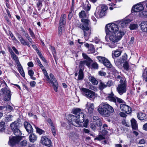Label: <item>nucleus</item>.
<instances>
[{
    "mask_svg": "<svg viewBox=\"0 0 147 147\" xmlns=\"http://www.w3.org/2000/svg\"><path fill=\"white\" fill-rule=\"evenodd\" d=\"M20 123L21 120L19 118H18L16 121L12 122L10 124L11 128L14 134L16 136H13L12 138L9 137L8 144L11 147H20L19 142L21 140L20 136L22 133L19 129V127Z\"/></svg>",
    "mask_w": 147,
    "mask_h": 147,
    "instance_id": "1",
    "label": "nucleus"
},
{
    "mask_svg": "<svg viewBox=\"0 0 147 147\" xmlns=\"http://www.w3.org/2000/svg\"><path fill=\"white\" fill-rule=\"evenodd\" d=\"M79 15L80 18H82L81 21L83 22V24H80L79 25L78 27L83 30L84 36L87 38L91 33L90 21L88 19H85L87 18V15L84 11H82L79 13Z\"/></svg>",
    "mask_w": 147,
    "mask_h": 147,
    "instance_id": "2",
    "label": "nucleus"
},
{
    "mask_svg": "<svg viewBox=\"0 0 147 147\" xmlns=\"http://www.w3.org/2000/svg\"><path fill=\"white\" fill-rule=\"evenodd\" d=\"M98 111L103 117H108L115 111L113 107L107 103L102 102L98 107Z\"/></svg>",
    "mask_w": 147,
    "mask_h": 147,
    "instance_id": "3",
    "label": "nucleus"
},
{
    "mask_svg": "<svg viewBox=\"0 0 147 147\" xmlns=\"http://www.w3.org/2000/svg\"><path fill=\"white\" fill-rule=\"evenodd\" d=\"M124 34V33L123 32L120 31L119 32L117 33H113L111 34H109L108 35H106L105 37V39L107 40L108 37H109L111 42L109 45V47L111 48H114L116 47L117 42L121 39Z\"/></svg>",
    "mask_w": 147,
    "mask_h": 147,
    "instance_id": "4",
    "label": "nucleus"
},
{
    "mask_svg": "<svg viewBox=\"0 0 147 147\" xmlns=\"http://www.w3.org/2000/svg\"><path fill=\"white\" fill-rule=\"evenodd\" d=\"M84 117H83L82 114L80 115H70L69 116V122L74 125L77 127L79 125V123L84 122Z\"/></svg>",
    "mask_w": 147,
    "mask_h": 147,
    "instance_id": "5",
    "label": "nucleus"
},
{
    "mask_svg": "<svg viewBox=\"0 0 147 147\" xmlns=\"http://www.w3.org/2000/svg\"><path fill=\"white\" fill-rule=\"evenodd\" d=\"M107 7L105 5H101L100 9L97 7L96 9L94 15L97 18H100L105 16L107 13Z\"/></svg>",
    "mask_w": 147,
    "mask_h": 147,
    "instance_id": "6",
    "label": "nucleus"
},
{
    "mask_svg": "<svg viewBox=\"0 0 147 147\" xmlns=\"http://www.w3.org/2000/svg\"><path fill=\"white\" fill-rule=\"evenodd\" d=\"M107 29L105 28L106 34L115 33H117L121 31L119 30L118 25L115 24H110L107 25Z\"/></svg>",
    "mask_w": 147,
    "mask_h": 147,
    "instance_id": "7",
    "label": "nucleus"
},
{
    "mask_svg": "<svg viewBox=\"0 0 147 147\" xmlns=\"http://www.w3.org/2000/svg\"><path fill=\"white\" fill-rule=\"evenodd\" d=\"M11 95V91L8 88L5 87L2 88L0 91V96L1 95L3 96L4 101H10Z\"/></svg>",
    "mask_w": 147,
    "mask_h": 147,
    "instance_id": "8",
    "label": "nucleus"
},
{
    "mask_svg": "<svg viewBox=\"0 0 147 147\" xmlns=\"http://www.w3.org/2000/svg\"><path fill=\"white\" fill-rule=\"evenodd\" d=\"M116 90L119 94L121 95L125 93L127 90V82L118 84Z\"/></svg>",
    "mask_w": 147,
    "mask_h": 147,
    "instance_id": "9",
    "label": "nucleus"
},
{
    "mask_svg": "<svg viewBox=\"0 0 147 147\" xmlns=\"http://www.w3.org/2000/svg\"><path fill=\"white\" fill-rule=\"evenodd\" d=\"M82 94L86 97L90 99L95 95V93L91 90L85 88L81 89Z\"/></svg>",
    "mask_w": 147,
    "mask_h": 147,
    "instance_id": "10",
    "label": "nucleus"
},
{
    "mask_svg": "<svg viewBox=\"0 0 147 147\" xmlns=\"http://www.w3.org/2000/svg\"><path fill=\"white\" fill-rule=\"evenodd\" d=\"M99 81L98 88L100 90H102L107 87H110L113 85V83L112 80H109L107 82H104L101 80Z\"/></svg>",
    "mask_w": 147,
    "mask_h": 147,
    "instance_id": "11",
    "label": "nucleus"
},
{
    "mask_svg": "<svg viewBox=\"0 0 147 147\" xmlns=\"http://www.w3.org/2000/svg\"><path fill=\"white\" fill-rule=\"evenodd\" d=\"M98 61L103 64L105 66L107 67H110L111 66V64L110 61L105 57L98 56L96 57Z\"/></svg>",
    "mask_w": 147,
    "mask_h": 147,
    "instance_id": "12",
    "label": "nucleus"
},
{
    "mask_svg": "<svg viewBox=\"0 0 147 147\" xmlns=\"http://www.w3.org/2000/svg\"><path fill=\"white\" fill-rule=\"evenodd\" d=\"M49 76L50 77L51 81L48 82L51 83L53 84L54 90L55 92H57L58 87V85L57 80L52 74L51 73L49 74Z\"/></svg>",
    "mask_w": 147,
    "mask_h": 147,
    "instance_id": "13",
    "label": "nucleus"
},
{
    "mask_svg": "<svg viewBox=\"0 0 147 147\" xmlns=\"http://www.w3.org/2000/svg\"><path fill=\"white\" fill-rule=\"evenodd\" d=\"M16 35L22 44L24 46L27 45L28 47H30L29 42L26 41L20 34L17 32L16 33Z\"/></svg>",
    "mask_w": 147,
    "mask_h": 147,
    "instance_id": "14",
    "label": "nucleus"
},
{
    "mask_svg": "<svg viewBox=\"0 0 147 147\" xmlns=\"http://www.w3.org/2000/svg\"><path fill=\"white\" fill-rule=\"evenodd\" d=\"M120 108L121 111H123L127 114H129L131 111V108L125 104H121L120 105Z\"/></svg>",
    "mask_w": 147,
    "mask_h": 147,
    "instance_id": "15",
    "label": "nucleus"
},
{
    "mask_svg": "<svg viewBox=\"0 0 147 147\" xmlns=\"http://www.w3.org/2000/svg\"><path fill=\"white\" fill-rule=\"evenodd\" d=\"M24 125L28 133H32L33 131V129L31 124L27 121H24Z\"/></svg>",
    "mask_w": 147,
    "mask_h": 147,
    "instance_id": "16",
    "label": "nucleus"
},
{
    "mask_svg": "<svg viewBox=\"0 0 147 147\" xmlns=\"http://www.w3.org/2000/svg\"><path fill=\"white\" fill-rule=\"evenodd\" d=\"M131 21L130 19L127 18H125L120 21L118 24V26L121 27L122 28L126 26V25Z\"/></svg>",
    "mask_w": 147,
    "mask_h": 147,
    "instance_id": "17",
    "label": "nucleus"
},
{
    "mask_svg": "<svg viewBox=\"0 0 147 147\" xmlns=\"http://www.w3.org/2000/svg\"><path fill=\"white\" fill-rule=\"evenodd\" d=\"M132 10L135 12H138L144 9L143 5L141 4H138L134 6L132 8Z\"/></svg>",
    "mask_w": 147,
    "mask_h": 147,
    "instance_id": "18",
    "label": "nucleus"
},
{
    "mask_svg": "<svg viewBox=\"0 0 147 147\" xmlns=\"http://www.w3.org/2000/svg\"><path fill=\"white\" fill-rule=\"evenodd\" d=\"M41 140L42 144L45 146H49L51 145V140L45 136L42 137Z\"/></svg>",
    "mask_w": 147,
    "mask_h": 147,
    "instance_id": "19",
    "label": "nucleus"
},
{
    "mask_svg": "<svg viewBox=\"0 0 147 147\" xmlns=\"http://www.w3.org/2000/svg\"><path fill=\"white\" fill-rule=\"evenodd\" d=\"M86 109L87 110V111L89 113L92 114L94 111V106L93 103H90L89 105L87 104L86 105Z\"/></svg>",
    "mask_w": 147,
    "mask_h": 147,
    "instance_id": "20",
    "label": "nucleus"
},
{
    "mask_svg": "<svg viewBox=\"0 0 147 147\" xmlns=\"http://www.w3.org/2000/svg\"><path fill=\"white\" fill-rule=\"evenodd\" d=\"M66 16L65 14H62L60 17L59 23V26H62L64 25L66 23Z\"/></svg>",
    "mask_w": 147,
    "mask_h": 147,
    "instance_id": "21",
    "label": "nucleus"
},
{
    "mask_svg": "<svg viewBox=\"0 0 147 147\" xmlns=\"http://www.w3.org/2000/svg\"><path fill=\"white\" fill-rule=\"evenodd\" d=\"M72 113L74 115L78 116L80 115L81 114H82L83 117H84V114L82 112L81 109L79 108L74 109L72 111Z\"/></svg>",
    "mask_w": 147,
    "mask_h": 147,
    "instance_id": "22",
    "label": "nucleus"
},
{
    "mask_svg": "<svg viewBox=\"0 0 147 147\" xmlns=\"http://www.w3.org/2000/svg\"><path fill=\"white\" fill-rule=\"evenodd\" d=\"M140 27L142 31L147 32V21L142 22L140 24Z\"/></svg>",
    "mask_w": 147,
    "mask_h": 147,
    "instance_id": "23",
    "label": "nucleus"
},
{
    "mask_svg": "<svg viewBox=\"0 0 147 147\" xmlns=\"http://www.w3.org/2000/svg\"><path fill=\"white\" fill-rule=\"evenodd\" d=\"M113 95L114 94L113 93L109 94V96L106 97V99L115 102L116 105H117V104H116V97H114L113 96Z\"/></svg>",
    "mask_w": 147,
    "mask_h": 147,
    "instance_id": "24",
    "label": "nucleus"
},
{
    "mask_svg": "<svg viewBox=\"0 0 147 147\" xmlns=\"http://www.w3.org/2000/svg\"><path fill=\"white\" fill-rule=\"evenodd\" d=\"M68 136L72 140H74L78 137V135L76 133L73 132H70L68 134Z\"/></svg>",
    "mask_w": 147,
    "mask_h": 147,
    "instance_id": "25",
    "label": "nucleus"
},
{
    "mask_svg": "<svg viewBox=\"0 0 147 147\" xmlns=\"http://www.w3.org/2000/svg\"><path fill=\"white\" fill-rule=\"evenodd\" d=\"M115 78L117 81H119L120 83H121L126 82V79L125 77L121 76L119 75H116L115 76Z\"/></svg>",
    "mask_w": 147,
    "mask_h": 147,
    "instance_id": "26",
    "label": "nucleus"
},
{
    "mask_svg": "<svg viewBox=\"0 0 147 147\" xmlns=\"http://www.w3.org/2000/svg\"><path fill=\"white\" fill-rule=\"evenodd\" d=\"M88 79L94 85H96L98 84V81L94 77L91 76H90L88 77Z\"/></svg>",
    "mask_w": 147,
    "mask_h": 147,
    "instance_id": "27",
    "label": "nucleus"
},
{
    "mask_svg": "<svg viewBox=\"0 0 147 147\" xmlns=\"http://www.w3.org/2000/svg\"><path fill=\"white\" fill-rule=\"evenodd\" d=\"M137 117L140 120H143L147 118L146 114L142 112L138 113L137 115Z\"/></svg>",
    "mask_w": 147,
    "mask_h": 147,
    "instance_id": "28",
    "label": "nucleus"
},
{
    "mask_svg": "<svg viewBox=\"0 0 147 147\" xmlns=\"http://www.w3.org/2000/svg\"><path fill=\"white\" fill-rule=\"evenodd\" d=\"M122 52V51L119 49H117L114 51H113L112 53L113 58H114L113 56L115 57H119L121 54Z\"/></svg>",
    "mask_w": 147,
    "mask_h": 147,
    "instance_id": "29",
    "label": "nucleus"
},
{
    "mask_svg": "<svg viewBox=\"0 0 147 147\" xmlns=\"http://www.w3.org/2000/svg\"><path fill=\"white\" fill-rule=\"evenodd\" d=\"M91 6V5L89 4L88 1H86L83 6V9L86 11H88L90 9Z\"/></svg>",
    "mask_w": 147,
    "mask_h": 147,
    "instance_id": "30",
    "label": "nucleus"
},
{
    "mask_svg": "<svg viewBox=\"0 0 147 147\" xmlns=\"http://www.w3.org/2000/svg\"><path fill=\"white\" fill-rule=\"evenodd\" d=\"M132 128L134 129H136L138 127L136 121L134 118H133L131 121Z\"/></svg>",
    "mask_w": 147,
    "mask_h": 147,
    "instance_id": "31",
    "label": "nucleus"
},
{
    "mask_svg": "<svg viewBox=\"0 0 147 147\" xmlns=\"http://www.w3.org/2000/svg\"><path fill=\"white\" fill-rule=\"evenodd\" d=\"M29 140L30 142H34L36 141L37 137L34 134H31L29 136Z\"/></svg>",
    "mask_w": 147,
    "mask_h": 147,
    "instance_id": "32",
    "label": "nucleus"
},
{
    "mask_svg": "<svg viewBox=\"0 0 147 147\" xmlns=\"http://www.w3.org/2000/svg\"><path fill=\"white\" fill-rule=\"evenodd\" d=\"M84 77V74L83 70L82 69H80L78 72V80H82Z\"/></svg>",
    "mask_w": 147,
    "mask_h": 147,
    "instance_id": "33",
    "label": "nucleus"
},
{
    "mask_svg": "<svg viewBox=\"0 0 147 147\" xmlns=\"http://www.w3.org/2000/svg\"><path fill=\"white\" fill-rule=\"evenodd\" d=\"M43 73L44 74V75L45 76L46 78H47V82H50L51 81L50 79L49 78L48 73L47 72V71L45 69H44V70H42Z\"/></svg>",
    "mask_w": 147,
    "mask_h": 147,
    "instance_id": "34",
    "label": "nucleus"
},
{
    "mask_svg": "<svg viewBox=\"0 0 147 147\" xmlns=\"http://www.w3.org/2000/svg\"><path fill=\"white\" fill-rule=\"evenodd\" d=\"M123 67L125 69L128 71L129 69V66L127 62H125L123 64Z\"/></svg>",
    "mask_w": 147,
    "mask_h": 147,
    "instance_id": "35",
    "label": "nucleus"
},
{
    "mask_svg": "<svg viewBox=\"0 0 147 147\" xmlns=\"http://www.w3.org/2000/svg\"><path fill=\"white\" fill-rule=\"evenodd\" d=\"M37 132L40 135L44 134L45 133V131L43 130L40 129L39 128L36 127L35 126Z\"/></svg>",
    "mask_w": 147,
    "mask_h": 147,
    "instance_id": "36",
    "label": "nucleus"
},
{
    "mask_svg": "<svg viewBox=\"0 0 147 147\" xmlns=\"http://www.w3.org/2000/svg\"><path fill=\"white\" fill-rule=\"evenodd\" d=\"M138 26L137 24H131L129 26V28L130 30H134L137 28Z\"/></svg>",
    "mask_w": 147,
    "mask_h": 147,
    "instance_id": "37",
    "label": "nucleus"
},
{
    "mask_svg": "<svg viewBox=\"0 0 147 147\" xmlns=\"http://www.w3.org/2000/svg\"><path fill=\"white\" fill-rule=\"evenodd\" d=\"M5 124V123L4 121L1 122L0 123V131H2L4 130Z\"/></svg>",
    "mask_w": 147,
    "mask_h": 147,
    "instance_id": "38",
    "label": "nucleus"
},
{
    "mask_svg": "<svg viewBox=\"0 0 147 147\" xmlns=\"http://www.w3.org/2000/svg\"><path fill=\"white\" fill-rule=\"evenodd\" d=\"M13 116L11 115H6L5 117V121L7 122L12 121V117Z\"/></svg>",
    "mask_w": 147,
    "mask_h": 147,
    "instance_id": "39",
    "label": "nucleus"
},
{
    "mask_svg": "<svg viewBox=\"0 0 147 147\" xmlns=\"http://www.w3.org/2000/svg\"><path fill=\"white\" fill-rule=\"evenodd\" d=\"M108 68H111V71L113 73V74H118V72L115 69V68L113 67H112V65L111 64V67Z\"/></svg>",
    "mask_w": 147,
    "mask_h": 147,
    "instance_id": "40",
    "label": "nucleus"
},
{
    "mask_svg": "<svg viewBox=\"0 0 147 147\" xmlns=\"http://www.w3.org/2000/svg\"><path fill=\"white\" fill-rule=\"evenodd\" d=\"M98 65L96 62L93 63L91 65V68L97 69H98Z\"/></svg>",
    "mask_w": 147,
    "mask_h": 147,
    "instance_id": "41",
    "label": "nucleus"
},
{
    "mask_svg": "<svg viewBox=\"0 0 147 147\" xmlns=\"http://www.w3.org/2000/svg\"><path fill=\"white\" fill-rule=\"evenodd\" d=\"M105 138L104 136L101 135H99L98 136L94 138V140H98L99 141H100L102 140H104Z\"/></svg>",
    "mask_w": 147,
    "mask_h": 147,
    "instance_id": "42",
    "label": "nucleus"
},
{
    "mask_svg": "<svg viewBox=\"0 0 147 147\" xmlns=\"http://www.w3.org/2000/svg\"><path fill=\"white\" fill-rule=\"evenodd\" d=\"M88 53H93L95 52V49L94 47L92 46L89 48L88 51Z\"/></svg>",
    "mask_w": 147,
    "mask_h": 147,
    "instance_id": "43",
    "label": "nucleus"
},
{
    "mask_svg": "<svg viewBox=\"0 0 147 147\" xmlns=\"http://www.w3.org/2000/svg\"><path fill=\"white\" fill-rule=\"evenodd\" d=\"M127 59V57L125 56V55H123L122 57L119 60V62L120 63H122L124 62L125 61V62H126L125 61Z\"/></svg>",
    "mask_w": 147,
    "mask_h": 147,
    "instance_id": "44",
    "label": "nucleus"
},
{
    "mask_svg": "<svg viewBox=\"0 0 147 147\" xmlns=\"http://www.w3.org/2000/svg\"><path fill=\"white\" fill-rule=\"evenodd\" d=\"M89 88L91 90H93L94 91L96 92L98 90V88L97 87L91 85L89 86Z\"/></svg>",
    "mask_w": 147,
    "mask_h": 147,
    "instance_id": "45",
    "label": "nucleus"
},
{
    "mask_svg": "<svg viewBox=\"0 0 147 147\" xmlns=\"http://www.w3.org/2000/svg\"><path fill=\"white\" fill-rule=\"evenodd\" d=\"M51 131L54 136H55L56 134V129L54 125L53 126H51Z\"/></svg>",
    "mask_w": 147,
    "mask_h": 147,
    "instance_id": "46",
    "label": "nucleus"
},
{
    "mask_svg": "<svg viewBox=\"0 0 147 147\" xmlns=\"http://www.w3.org/2000/svg\"><path fill=\"white\" fill-rule=\"evenodd\" d=\"M9 34L12 40H14L16 42L18 41V40L11 32H9Z\"/></svg>",
    "mask_w": 147,
    "mask_h": 147,
    "instance_id": "47",
    "label": "nucleus"
},
{
    "mask_svg": "<svg viewBox=\"0 0 147 147\" xmlns=\"http://www.w3.org/2000/svg\"><path fill=\"white\" fill-rule=\"evenodd\" d=\"M38 10H40L41 7L42 6V2L40 1H38L36 4Z\"/></svg>",
    "mask_w": 147,
    "mask_h": 147,
    "instance_id": "48",
    "label": "nucleus"
},
{
    "mask_svg": "<svg viewBox=\"0 0 147 147\" xmlns=\"http://www.w3.org/2000/svg\"><path fill=\"white\" fill-rule=\"evenodd\" d=\"M28 31L30 34L31 36V37L33 38H35V35L33 31L30 28H29Z\"/></svg>",
    "mask_w": 147,
    "mask_h": 147,
    "instance_id": "49",
    "label": "nucleus"
},
{
    "mask_svg": "<svg viewBox=\"0 0 147 147\" xmlns=\"http://www.w3.org/2000/svg\"><path fill=\"white\" fill-rule=\"evenodd\" d=\"M51 50L52 51V53L55 59V60L56 57V54L55 51V49L54 47H51Z\"/></svg>",
    "mask_w": 147,
    "mask_h": 147,
    "instance_id": "50",
    "label": "nucleus"
},
{
    "mask_svg": "<svg viewBox=\"0 0 147 147\" xmlns=\"http://www.w3.org/2000/svg\"><path fill=\"white\" fill-rule=\"evenodd\" d=\"M102 124L101 120L100 119L96 121V126L98 127H100L102 126Z\"/></svg>",
    "mask_w": 147,
    "mask_h": 147,
    "instance_id": "51",
    "label": "nucleus"
},
{
    "mask_svg": "<svg viewBox=\"0 0 147 147\" xmlns=\"http://www.w3.org/2000/svg\"><path fill=\"white\" fill-rule=\"evenodd\" d=\"M139 14L140 16H144L147 17V11H143L142 12H140Z\"/></svg>",
    "mask_w": 147,
    "mask_h": 147,
    "instance_id": "52",
    "label": "nucleus"
},
{
    "mask_svg": "<svg viewBox=\"0 0 147 147\" xmlns=\"http://www.w3.org/2000/svg\"><path fill=\"white\" fill-rule=\"evenodd\" d=\"M116 104L118 102L119 103H123L124 102V101L121 98H118L117 97H116Z\"/></svg>",
    "mask_w": 147,
    "mask_h": 147,
    "instance_id": "53",
    "label": "nucleus"
},
{
    "mask_svg": "<svg viewBox=\"0 0 147 147\" xmlns=\"http://www.w3.org/2000/svg\"><path fill=\"white\" fill-rule=\"evenodd\" d=\"M90 125V127L91 129L94 131H95L96 129V125H94L93 123H91Z\"/></svg>",
    "mask_w": 147,
    "mask_h": 147,
    "instance_id": "54",
    "label": "nucleus"
},
{
    "mask_svg": "<svg viewBox=\"0 0 147 147\" xmlns=\"http://www.w3.org/2000/svg\"><path fill=\"white\" fill-rule=\"evenodd\" d=\"M87 61H81L80 62L79 66H82L86 64Z\"/></svg>",
    "mask_w": 147,
    "mask_h": 147,
    "instance_id": "55",
    "label": "nucleus"
},
{
    "mask_svg": "<svg viewBox=\"0 0 147 147\" xmlns=\"http://www.w3.org/2000/svg\"><path fill=\"white\" fill-rule=\"evenodd\" d=\"M63 26H59V31H58V34L59 35V36H61V35L62 34V28Z\"/></svg>",
    "mask_w": 147,
    "mask_h": 147,
    "instance_id": "56",
    "label": "nucleus"
},
{
    "mask_svg": "<svg viewBox=\"0 0 147 147\" xmlns=\"http://www.w3.org/2000/svg\"><path fill=\"white\" fill-rule=\"evenodd\" d=\"M27 142L26 140H23L20 143V145L21 146H25L27 144Z\"/></svg>",
    "mask_w": 147,
    "mask_h": 147,
    "instance_id": "57",
    "label": "nucleus"
},
{
    "mask_svg": "<svg viewBox=\"0 0 147 147\" xmlns=\"http://www.w3.org/2000/svg\"><path fill=\"white\" fill-rule=\"evenodd\" d=\"M12 58L16 62L19 61V60L18 57L16 55H15L12 57Z\"/></svg>",
    "mask_w": 147,
    "mask_h": 147,
    "instance_id": "58",
    "label": "nucleus"
},
{
    "mask_svg": "<svg viewBox=\"0 0 147 147\" xmlns=\"http://www.w3.org/2000/svg\"><path fill=\"white\" fill-rule=\"evenodd\" d=\"M47 122L51 126H53V125H54L52 121L51 120V119L49 118L47 120Z\"/></svg>",
    "mask_w": 147,
    "mask_h": 147,
    "instance_id": "59",
    "label": "nucleus"
},
{
    "mask_svg": "<svg viewBox=\"0 0 147 147\" xmlns=\"http://www.w3.org/2000/svg\"><path fill=\"white\" fill-rule=\"evenodd\" d=\"M89 122V120L88 119H86L83 124V126L84 127H86L87 126Z\"/></svg>",
    "mask_w": 147,
    "mask_h": 147,
    "instance_id": "60",
    "label": "nucleus"
},
{
    "mask_svg": "<svg viewBox=\"0 0 147 147\" xmlns=\"http://www.w3.org/2000/svg\"><path fill=\"white\" fill-rule=\"evenodd\" d=\"M28 74L30 76H32L33 75L34 72L31 69L28 71Z\"/></svg>",
    "mask_w": 147,
    "mask_h": 147,
    "instance_id": "61",
    "label": "nucleus"
},
{
    "mask_svg": "<svg viewBox=\"0 0 147 147\" xmlns=\"http://www.w3.org/2000/svg\"><path fill=\"white\" fill-rule=\"evenodd\" d=\"M99 118L97 116H94L93 117V121L94 122L99 119Z\"/></svg>",
    "mask_w": 147,
    "mask_h": 147,
    "instance_id": "62",
    "label": "nucleus"
},
{
    "mask_svg": "<svg viewBox=\"0 0 147 147\" xmlns=\"http://www.w3.org/2000/svg\"><path fill=\"white\" fill-rule=\"evenodd\" d=\"M146 142L145 140L144 139H142L140 140L139 142V143L140 144H144Z\"/></svg>",
    "mask_w": 147,
    "mask_h": 147,
    "instance_id": "63",
    "label": "nucleus"
},
{
    "mask_svg": "<svg viewBox=\"0 0 147 147\" xmlns=\"http://www.w3.org/2000/svg\"><path fill=\"white\" fill-rule=\"evenodd\" d=\"M19 73L21 75V76L23 77L24 78L25 77V74L24 71L23 70V69L22 70H20V71H19Z\"/></svg>",
    "mask_w": 147,
    "mask_h": 147,
    "instance_id": "64",
    "label": "nucleus"
}]
</instances>
